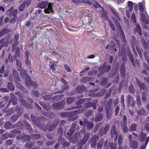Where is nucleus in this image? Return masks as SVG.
<instances>
[{
    "mask_svg": "<svg viewBox=\"0 0 149 149\" xmlns=\"http://www.w3.org/2000/svg\"><path fill=\"white\" fill-rule=\"evenodd\" d=\"M20 75L22 77L26 79V84L28 86H32L34 88L37 87V84L35 82H33L31 80V77L27 75L26 70H23L20 72Z\"/></svg>",
    "mask_w": 149,
    "mask_h": 149,
    "instance_id": "obj_1",
    "label": "nucleus"
},
{
    "mask_svg": "<svg viewBox=\"0 0 149 149\" xmlns=\"http://www.w3.org/2000/svg\"><path fill=\"white\" fill-rule=\"evenodd\" d=\"M37 6L41 9L45 8L47 6V8L45 9L44 10L46 13H49L52 12V4L50 3H49L47 1H41L38 4Z\"/></svg>",
    "mask_w": 149,
    "mask_h": 149,
    "instance_id": "obj_2",
    "label": "nucleus"
},
{
    "mask_svg": "<svg viewBox=\"0 0 149 149\" xmlns=\"http://www.w3.org/2000/svg\"><path fill=\"white\" fill-rule=\"evenodd\" d=\"M146 134L143 132L142 131H141L139 139L141 142L143 143L141 145L140 147V149H146L149 140V136L147 138H146Z\"/></svg>",
    "mask_w": 149,
    "mask_h": 149,
    "instance_id": "obj_3",
    "label": "nucleus"
},
{
    "mask_svg": "<svg viewBox=\"0 0 149 149\" xmlns=\"http://www.w3.org/2000/svg\"><path fill=\"white\" fill-rule=\"evenodd\" d=\"M85 111V108L80 109L71 112H64L61 114V116L63 117H72L75 115L76 114L81 113Z\"/></svg>",
    "mask_w": 149,
    "mask_h": 149,
    "instance_id": "obj_4",
    "label": "nucleus"
},
{
    "mask_svg": "<svg viewBox=\"0 0 149 149\" xmlns=\"http://www.w3.org/2000/svg\"><path fill=\"white\" fill-rule=\"evenodd\" d=\"M76 125V123H74L72 124L69 132L67 133V135H66L67 139H68L70 142H72L73 143H74V142L73 139L72 135L75 131V128Z\"/></svg>",
    "mask_w": 149,
    "mask_h": 149,
    "instance_id": "obj_5",
    "label": "nucleus"
},
{
    "mask_svg": "<svg viewBox=\"0 0 149 149\" xmlns=\"http://www.w3.org/2000/svg\"><path fill=\"white\" fill-rule=\"evenodd\" d=\"M31 118L34 124L37 125L39 128L42 130L45 131V128L43 127V125L42 124H40L39 123L40 120L44 119V117H40L39 118H36L33 115H31Z\"/></svg>",
    "mask_w": 149,
    "mask_h": 149,
    "instance_id": "obj_6",
    "label": "nucleus"
},
{
    "mask_svg": "<svg viewBox=\"0 0 149 149\" xmlns=\"http://www.w3.org/2000/svg\"><path fill=\"white\" fill-rule=\"evenodd\" d=\"M113 19L115 22V23L116 24V26H117V28L119 29L118 32L120 33L121 38L123 40L124 45H125L126 44V38L124 32L121 28V26H120V24L117 20H115L114 19Z\"/></svg>",
    "mask_w": 149,
    "mask_h": 149,
    "instance_id": "obj_7",
    "label": "nucleus"
},
{
    "mask_svg": "<svg viewBox=\"0 0 149 149\" xmlns=\"http://www.w3.org/2000/svg\"><path fill=\"white\" fill-rule=\"evenodd\" d=\"M86 125H87V129L88 130H90L92 129L94 127V125L93 122H88L87 120L86 119L84 120V124L83 125V128L86 127ZM86 130V129L83 128L82 130H81V132H83V133H84L85 132Z\"/></svg>",
    "mask_w": 149,
    "mask_h": 149,
    "instance_id": "obj_8",
    "label": "nucleus"
},
{
    "mask_svg": "<svg viewBox=\"0 0 149 149\" xmlns=\"http://www.w3.org/2000/svg\"><path fill=\"white\" fill-rule=\"evenodd\" d=\"M110 134L111 137H114V141H116L117 140L118 136V133L116 129L115 125H113L111 130Z\"/></svg>",
    "mask_w": 149,
    "mask_h": 149,
    "instance_id": "obj_9",
    "label": "nucleus"
},
{
    "mask_svg": "<svg viewBox=\"0 0 149 149\" xmlns=\"http://www.w3.org/2000/svg\"><path fill=\"white\" fill-rule=\"evenodd\" d=\"M14 9L13 7H11L6 11V14L10 17H16L17 15L18 10L16 9L14 10Z\"/></svg>",
    "mask_w": 149,
    "mask_h": 149,
    "instance_id": "obj_10",
    "label": "nucleus"
},
{
    "mask_svg": "<svg viewBox=\"0 0 149 149\" xmlns=\"http://www.w3.org/2000/svg\"><path fill=\"white\" fill-rule=\"evenodd\" d=\"M65 104V102L64 101H62L61 102L55 103L52 106V107L55 109H59L63 108Z\"/></svg>",
    "mask_w": 149,
    "mask_h": 149,
    "instance_id": "obj_11",
    "label": "nucleus"
},
{
    "mask_svg": "<svg viewBox=\"0 0 149 149\" xmlns=\"http://www.w3.org/2000/svg\"><path fill=\"white\" fill-rule=\"evenodd\" d=\"M119 56H123L122 58V61L124 62L126 61L127 59V57L124 46L120 48L119 52Z\"/></svg>",
    "mask_w": 149,
    "mask_h": 149,
    "instance_id": "obj_12",
    "label": "nucleus"
},
{
    "mask_svg": "<svg viewBox=\"0 0 149 149\" xmlns=\"http://www.w3.org/2000/svg\"><path fill=\"white\" fill-rule=\"evenodd\" d=\"M18 100L22 103V104L26 108L28 109H31L33 107L32 105L26 104V101L24 99L22 96H18Z\"/></svg>",
    "mask_w": 149,
    "mask_h": 149,
    "instance_id": "obj_13",
    "label": "nucleus"
},
{
    "mask_svg": "<svg viewBox=\"0 0 149 149\" xmlns=\"http://www.w3.org/2000/svg\"><path fill=\"white\" fill-rule=\"evenodd\" d=\"M59 123V121L58 120H54L53 123L49 127H48V125H47L46 128H47L49 131H51L55 128Z\"/></svg>",
    "mask_w": 149,
    "mask_h": 149,
    "instance_id": "obj_14",
    "label": "nucleus"
},
{
    "mask_svg": "<svg viewBox=\"0 0 149 149\" xmlns=\"http://www.w3.org/2000/svg\"><path fill=\"white\" fill-rule=\"evenodd\" d=\"M115 45L114 42L111 41L110 45H107L106 47V49H110V50L111 51V53L112 54H113L114 52H116V49L115 48Z\"/></svg>",
    "mask_w": 149,
    "mask_h": 149,
    "instance_id": "obj_15",
    "label": "nucleus"
},
{
    "mask_svg": "<svg viewBox=\"0 0 149 149\" xmlns=\"http://www.w3.org/2000/svg\"><path fill=\"white\" fill-rule=\"evenodd\" d=\"M109 125L108 124H107L104 127L100 128L99 132L100 134L101 135H102L104 134L106 135L109 129Z\"/></svg>",
    "mask_w": 149,
    "mask_h": 149,
    "instance_id": "obj_16",
    "label": "nucleus"
},
{
    "mask_svg": "<svg viewBox=\"0 0 149 149\" xmlns=\"http://www.w3.org/2000/svg\"><path fill=\"white\" fill-rule=\"evenodd\" d=\"M111 68L110 65H106L104 64L101 67L99 68V71L102 73H104L109 71Z\"/></svg>",
    "mask_w": 149,
    "mask_h": 149,
    "instance_id": "obj_17",
    "label": "nucleus"
},
{
    "mask_svg": "<svg viewBox=\"0 0 149 149\" xmlns=\"http://www.w3.org/2000/svg\"><path fill=\"white\" fill-rule=\"evenodd\" d=\"M58 141L59 143H61L64 148L68 147L70 145V144L68 142L65 141L64 139L62 138V136L58 138Z\"/></svg>",
    "mask_w": 149,
    "mask_h": 149,
    "instance_id": "obj_18",
    "label": "nucleus"
},
{
    "mask_svg": "<svg viewBox=\"0 0 149 149\" xmlns=\"http://www.w3.org/2000/svg\"><path fill=\"white\" fill-rule=\"evenodd\" d=\"M90 134L88 133H86L85 134L84 137V139L81 140V142L79 143L81 145L83 146L87 142L88 139L89 138Z\"/></svg>",
    "mask_w": 149,
    "mask_h": 149,
    "instance_id": "obj_19",
    "label": "nucleus"
},
{
    "mask_svg": "<svg viewBox=\"0 0 149 149\" xmlns=\"http://www.w3.org/2000/svg\"><path fill=\"white\" fill-rule=\"evenodd\" d=\"M21 133L20 131L16 129H14L11 130V133H8L9 137L10 138H13L15 136L16 134H20Z\"/></svg>",
    "mask_w": 149,
    "mask_h": 149,
    "instance_id": "obj_20",
    "label": "nucleus"
},
{
    "mask_svg": "<svg viewBox=\"0 0 149 149\" xmlns=\"http://www.w3.org/2000/svg\"><path fill=\"white\" fill-rule=\"evenodd\" d=\"M140 17L141 21L146 24H148V21L145 16V15L143 13H140Z\"/></svg>",
    "mask_w": 149,
    "mask_h": 149,
    "instance_id": "obj_21",
    "label": "nucleus"
},
{
    "mask_svg": "<svg viewBox=\"0 0 149 149\" xmlns=\"http://www.w3.org/2000/svg\"><path fill=\"white\" fill-rule=\"evenodd\" d=\"M9 102H11L14 105H15L17 104V98L13 93L10 94V98Z\"/></svg>",
    "mask_w": 149,
    "mask_h": 149,
    "instance_id": "obj_22",
    "label": "nucleus"
},
{
    "mask_svg": "<svg viewBox=\"0 0 149 149\" xmlns=\"http://www.w3.org/2000/svg\"><path fill=\"white\" fill-rule=\"evenodd\" d=\"M125 65L124 63H122L120 70L121 75L123 78H125Z\"/></svg>",
    "mask_w": 149,
    "mask_h": 149,
    "instance_id": "obj_23",
    "label": "nucleus"
},
{
    "mask_svg": "<svg viewBox=\"0 0 149 149\" xmlns=\"http://www.w3.org/2000/svg\"><path fill=\"white\" fill-rule=\"evenodd\" d=\"M109 9L112 12L113 14L114 15V16L117 18V19L119 20L120 21V19L118 15V13L116 10L114 8L112 7H109Z\"/></svg>",
    "mask_w": 149,
    "mask_h": 149,
    "instance_id": "obj_24",
    "label": "nucleus"
},
{
    "mask_svg": "<svg viewBox=\"0 0 149 149\" xmlns=\"http://www.w3.org/2000/svg\"><path fill=\"white\" fill-rule=\"evenodd\" d=\"M97 101L98 100H96L94 101V102H89L86 103L84 104V107L86 108H89L92 107H93L96 105Z\"/></svg>",
    "mask_w": 149,
    "mask_h": 149,
    "instance_id": "obj_25",
    "label": "nucleus"
},
{
    "mask_svg": "<svg viewBox=\"0 0 149 149\" xmlns=\"http://www.w3.org/2000/svg\"><path fill=\"white\" fill-rule=\"evenodd\" d=\"M15 82L16 86L20 89L24 93H27L28 91L26 88L23 87L17 81L15 80Z\"/></svg>",
    "mask_w": 149,
    "mask_h": 149,
    "instance_id": "obj_26",
    "label": "nucleus"
},
{
    "mask_svg": "<svg viewBox=\"0 0 149 149\" xmlns=\"http://www.w3.org/2000/svg\"><path fill=\"white\" fill-rule=\"evenodd\" d=\"M132 39L131 40V41L132 45L133 50L135 54H136V52H135V49L134 46V44L135 45L136 47V46H137V43L136 39V38L135 36H132Z\"/></svg>",
    "mask_w": 149,
    "mask_h": 149,
    "instance_id": "obj_27",
    "label": "nucleus"
},
{
    "mask_svg": "<svg viewBox=\"0 0 149 149\" xmlns=\"http://www.w3.org/2000/svg\"><path fill=\"white\" fill-rule=\"evenodd\" d=\"M93 79L90 77H85L81 79V81L83 83H86L88 82L92 81Z\"/></svg>",
    "mask_w": 149,
    "mask_h": 149,
    "instance_id": "obj_28",
    "label": "nucleus"
},
{
    "mask_svg": "<svg viewBox=\"0 0 149 149\" xmlns=\"http://www.w3.org/2000/svg\"><path fill=\"white\" fill-rule=\"evenodd\" d=\"M129 146L132 148H137L138 147V143L136 141H131L129 144Z\"/></svg>",
    "mask_w": 149,
    "mask_h": 149,
    "instance_id": "obj_29",
    "label": "nucleus"
},
{
    "mask_svg": "<svg viewBox=\"0 0 149 149\" xmlns=\"http://www.w3.org/2000/svg\"><path fill=\"white\" fill-rule=\"evenodd\" d=\"M127 54L129 57V58L131 62L132 63L133 65L135 66V64L134 63V60L133 56L130 50H129L127 52Z\"/></svg>",
    "mask_w": 149,
    "mask_h": 149,
    "instance_id": "obj_30",
    "label": "nucleus"
},
{
    "mask_svg": "<svg viewBox=\"0 0 149 149\" xmlns=\"http://www.w3.org/2000/svg\"><path fill=\"white\" fill-rule=\"evenodd\" d=\"M13 75L14 78L15 79L19 81H20V78L17 71L15 69H13Z\"/></svg>",
    "mask_w": 149,
    "mask_h": 149,
    "instance_id": "obj_31",
    "label": "nucleus"
},
{
    "mask_svg": "<svg viewBox=\"0 0 149 149\" xmlns=\"http://www.w3.org/2000/svg\"><path fill=\"white\" fill-rule=\"evenodd\" d=\"M87 88L83 85L79 86L76 89V91L78 93H80L86 90Z\"/></svg>",
    "mask_w": 149,
    "mask_h": 149,
    "instance_id": "obj_32",
    "label": "nucleus"
},
{
    "mask_svg": "<svg viewBox=\"0 0 149 149\" xmlns=\"http://www.w3.org/2000/svg\"><path fill=\"white\" fill-rule=\"evenodd\" d=\"M61 81L63 84L64 85L62 87V88L63 90H68L69 89V86L68 85V82H66L63 78L61 79Z\"/></svg>",
    "mask_w": 149,
    "mask_h": 149,
    "instance_id": "obj_33",
    "label": "nucleus"
},
{
    "mask_svg": "<svg viewBox=\"0 0 149 149\" xmlns=\"http://www.w3.org/2000/svg\"><path fill=\"white\" fill-rule=\"evenodd\" d=\"M137 125L135 123H133L129 127V129L130 131H135L136 129Z\"/></svg>",
    "mask_w": 149,
    "mask_h": 149,
    "instance_id": "obj_34",
    "label": "nucleus"
},
{
    "mask_svg": "<svg viewBox=\"0 0 149 149\" xmlns=\"http://www.w3.org/2000/svg\"><path fill=\"white\" fill-rule=\"evenodd\" d=\"M22 115V113L19 114V113H17V115H14L11 117L10 119L13 122H16L18 119V117Z\"/></svg>",
    "mask_w": 149,
    "mask_h": 149,
    "instance_id": "obj_35",
    "label": "nucleus"
},
{
    "mask_svg": "<svg viewBox=\"0 0 149 149\" xmlns=\"http://www.w3.org/2000/svg\"><path fill=\"white\" fill-rule=\"evenodd\" d=\"M93 6L95 8H100L102 10V11H104V8L103 7L101 6L96 1H94L93 3Z\"/></svg>",
    "mask_w": 149,
    "mask_h": 149,
    "instance_id": "obj_36",
    "label": "nucleus"
},
{
    "mask_svg": "<svg viewBox=\"0 0 149 149\" xmlns=\"http://www.w3.org/2000/svg\"><path fill=\"white\" fill-rule=\"evenodd\" d=\"M63 96L64 95L63 94L56 95V96H53L52 98V99L56 101H57L61 99Z\"/></svg>",
    "mask_w": 149,
    "mask_h": 149,
    "instance_id": "obj_37",
    "label": "nucleus"
},
{
    "mask_svg": "<svg viewBox=\"0 0 149 149\" xmlns=\"http://www.w3.org/2000/svg\"><path fill=\"white\" fill-rule=\"evenodd\" d=\"M10 30L7 28L3 29L0 32V37H2L5 34L9 32Z\"/></svg>",
    "mask_w": 149,
    "mask_h": 149,
    "instance_id": "obj_38",
    "label": "nucleus"
},
{
    "mask_svg": "<svg viewBox=\"0 0 149 149\" xmlns=\"http://www.w3.org/2000/svg\"><path fill=\"white\" fill-rule=\"evenodd\" d=\"M133 31L135 33L138 32L140 35H141L142 33L141 32V28L140 26L139 25H136V27L134 29Z\"/></svg>",
    "mask_w": 149,
    "mask_h": 149,
    "instance_id": "obj_39",
    "label": "nucleus"
},
{
    "mask_svg": "<svg viewBox=\"0 0 149 149\" xmlns=\"http://www.w3.org/2000/svg\"><path fill=\"white\" fill-rule=\"evenodd\" d=\"M5 128L7 129H10L12 128V124L9 122H7L4 124Z\"/></svg>",
    "mask_w": 149,
    "mask_h": 149,
    "instance_id": "obj_40",
    "label": "nucleus"
},
{
    "mask_svg": "<svg viewBox=\"0 0 149 149\" xmlns=\"http://www.w3.org/2000/svg\"><path fill=\"white\" fill-rule=\"evenodd\" d=\"M103 118V115L101 114H98L96 115L95 121L97 122L101 121Z\"/></svg>",
    "mask_w": 149,
    "mask_h": 149,
    "instance_id": "obj_41",
    "label": "nucleus"
},
{
    "mask_svg": "<svg viewBox=\"0 0 149 149\" xmlns=\"http://www.w3.org/2000/svg\"><path fill=\"white\" fill-rule=\"evenodd\" d=\"M16 64L17 66L20 68H17V70L19 71H21L22 69V63L21 61L17 59L16 60Z\"/></svg>",
    "mask_w": 149,
    "mask_h": 149,
    "instance_id": "obj_42",
    "label": "nucleus"
},
{
    "mask_svg": "<svg viewBox=\"0 0 149 149\" xmlns=\"http://www.w3.org/2000/svg\"><path fill=\"white\" fill-rule=\"evenodd\" d=\"M136 82L138 84V85L139 86L141 90H144L145 88V86L144 84L143 83H141L140 81L137 80L136 79Z\"/></svg>",
    "mask_w": 149,
    "mask_h": 149,
    "instance_id": "obj_43",
    "label": "nucleus"
},
{
    "mask_svg": "<svg viewBox=\"0 0 149 149\" xmlns=\"http://www.w3.org/2000/svg\"><path fill=\"white\" fill-rule=\"evenodd\" d=\"M112 102V99H109L107 103V104L106 105L105 109H110L111 107V104Z\"/></svg>",
    "mask_w": 149,
    "mask_h": 149,
    "instance_id": "obj_44",
    "label": "nucleus"
},
{
    "mask_svg": "<svg viewBox=\"0 0 149 149\" xmlns=\"http://www.w3.org/2000/svg\"><path fill=\"white\" fill-rule=\"evenodd\" d=\"M8 88L10 91H13L15 89L14 85L10 82H8Z\"/></svg>",
    "mask_w": 149,
    "mask_h": 149,
    "instance_id": "obj_45",
    "label": "nucleus"
},
{
    "mask_svg": "<svg viewBox=\"0 0 149 149\" xmlns=\"http://www.w3.org/2000/svg\"><path fill=\"white\" fill-rule=\"evenodd\" d=\"M86 98L80 99L76 102V104L78 105L82 104L86 101Z\"/></svg>",
    "mask_w": 149,
    "mask_h": 149,
    "instance_id": "obj_46",
    "label": "nucleus"
},
{
    "mask_svg": "<svg viewBox=\"0 0 149 149\" xmlns=\"http://www.w3.org/2000/svg\"><path fill=\"white\" fill-rule=\"evenodd\" d=\"M74 98L73 97H69L67 100V104H71L74 100Z\"/></svg>",
    "mask_w": 149,
    "mask_h": 149,
    "instance_id": "obj_47",
    "label": "nucleus"
},
{
    "mask_svg": "<svg viewBox=\"0 0 149 149\" xmlns=\"http://www.w3.org/2000/svg\"><path fill=\"white\" fill-rule=\"evenodd\" d=\"M43 114L44 116H47V117L51 118H53L55 116V115L52 112L50 113L49 115H48L46 112L43 113Z\"/></svg>",
    "mask_w": 149,
    "mask_h": 149,
    "instance_id": "obj_48",
    "label": "nucleus"
},
{
    "mask_svg": "<svg viewBox=\"0 0 149 149\" xmlns=\"http://www.w3.org/2000/svg\"><path fill=\"white\" fill-rule=\"evenodd\" d=\"M127 5L128 7L129 10L132 11L133 8V3L131 1H128L127 2Z\"/></svg>",
    "mask_w": 149,
    "mask_h": 149,
    "instance_id": "obj_49",
    "label": "nucleus"
},
{
    "mask_svg": "<svg viewBox=\"0 0 149 149\" xmlns=\"http://www.w3.org/2000/svg\"><path fill=\"white\" fill-rule=\"evenodd\" d=\"M110 109H105V111L106 113V116L108 119L111 118V112L109 111Z\"/></svg>",
    "mask_w": 149,
    "mask_h": 149,
    "instance_id": "obj_50",
    "label": "nucleus"
},
{
    "mask_svg": "<svg viewBox=\"0 0 149 149\" xmlns=\"http://www.w3.org/2000/svg\"><path fill=\"white\" fill-rule=\"evenodd\" d=\"M26 6V2H24L19 6V10L20 12L22 11L24 9Z\"/></svg>",
    "mask_w": 149,
    "mask_h": 149,
    "instance_id": "obj_51",
    "label": "nucleus"
},
{
    "mask_svg": "<svg viewBox=\"0 0 149 149\" xmlns=\"http://www.w3.org/2000/svg\"><path fill=\"white\" fill-rule=\"evenodd\" d=\"M35 145L34 142L28 143H26L25 145V147L27 148H30L33 146Z\"/></svg>",
    "mask_w": 149,
    "mask_h": 149,
    "instance_id": "obj_52",
    "label": "nucleus"
},
{
    "mask_svg": "<svg viewBox=\"0 0 149 149\" xmlns=\"http://www.w3.org/2000/svg\"><path fill=\"white\" fill-rule=\"evenodd\" d=\"M122 126L123 128V132L125 133H127L128 131V129L127 124H122Z\"/></svg>",
    "mask_w": 149,
    "mask_h": 149,
    "instance_id": "obj_53",
    "label": "nucleus"
},
{
    "mask_svg": "<svg viewBox=\"0 0 149 149\" xmlns=\"http://www.w3.org/2000/svg\"><path fill=\"white\" fill-rule=\"evenodd\" d=\"M122 141L123 138L122 135L121 134H120L119 136L118 141V143L119 146H122L121 145L122 143Z\"/></svg>",
    "mask_w": 149,
    "mask_h": 149,
    "instance_id": "obj_54",
    "label": "nucleus"
},
{
    "mask_svg": "<svg viewBox=\"0 0 149 149\" xmlns=\"http://www.w3.org/2000/svg\"><path fill=\"white\" fill-rule=\"evenodd\" d=\"M32 137L34 140H38L40 138L41 136L39 134H33L32 135Z\"/></svg>",
    "mask_w": 149,
    "mask_h": 149,
    "instance_id": "obj_55",
    "label": "nucleus"
},
{
    "mask_svg": "<svg viewBox=\"0 0 149 149\" xmlns=\"http://www.w3.org/2000/svg\"><path fill=\"white\" fill-rule=\"evenodd\" d=\"M108 81V79L105 78H103L100 82L101 84L103 86H104L106 84Z\"/></svg>",
    "mask_w": 149,
    "mask_h": 149,
    "instance_id": "obj_56",
    "label": "nucleus"
},
{
    "mask_svg": "<svg viewBox=\"0 0 149 149\" xmlns=\"http://www.w3.org/2000/svg\"><path fill=\"white\" fill-rule=\"evenodd\" d=\"M39 104L42 106L44 109L46 110H49L50 109V107H47V106L44 104V103L42 102H39Z\"/></svg>",
    "mask_w": 149,
    "mask_h": 149,
    "instance_id": "obj_57",
    "label": "nucleus"
},
{
    "mask_svg": "<svg viewBox=\"0 0 149 149\" xmlns=\"http://www.w3.org/2000/svg\"><path fill=\"white\" fill-rule=\"evenodd\" d=\"M138 4L139 5V9L141 12L140 13H143V12L144 11V8L143 6V3H139Z\"/></svg>",
    "mask_w": 149,
    "mask_h": 149,
    "instance_id": "obj_58",
    "label": "nucleus"
},
{
    "mask_svg": "<svg viewBox=\"0 0 149 149\" xmlns=\"http://www.w3.org/2000/svg\"><path fill=\"white\" fill-rule=\"evenodd\" d=\"M25 122L26 123V128L28 129V130H29V132H31L33 130L32 128L31 127V126L29 125L28 123L27 122Z\"/></svg>",
    "mask_w": 149,
    "mask_h": 149,
    "instance_id": "obj_59",
    "label": "nucleus"
},
{
    "mask_svg": "<svg viewBox=\"0 0 149 149\" xmlns=\"http://www.w3.org/2000/svg\"><path fill=\"white\" fill-rule=\"evenodd\" d=\"M24 141H29L31 139V137L29 135H26L24 134Z\"/></svg>",
    "mask_w": 149,
    "mask_h": 149,
    "instance_id": "obj_60",
    "label": "nucleus"
},
{
    "mask_svg": "<svg viewBox=\"0 0 149 149\" xmlns=\"http://www.w3.org/2000/svg\"><path fill=\"white\" fill-rule=\"evenodd\" d=\"M8 137H9L8 134L5 133L2 135L1 138L3 140H4L7 139Z\"/></svg>",
    "mask_w": 149,
    "mask_h": 149,
    "instance_id": "obj_61",
    "label": "nucleus"
},
{
    "mask_svg": "<svg viewBox=\"0 0 149 149\" xmlns=\"http://www.w3.org/2000/svg\"><path fill=\"white\" fill-rule=\"evenodd\" d=\"M18 44V43L17 42H15L13 43L12 47V51L13 52H14L15 51V50L16 49V47L17 45Z\"/></svg>",
    "mask_w": 149,
    "mask_h": 149,
    "instance_id": "obj_62",
    "label": "nucleus"
},
{
    "mask_svg": "<svg viewBox=\"0 0 149 149\" xmlns=\"http://www.w3.org/2000/svg\"><path fill=\"white\" fill-rule=\"evenodd\" d=\"M138 113L139 116L144 115L145 114V111L143 109H142L138 111Z\"/></svg>",
    "mask_w": 149,
    "mask_h": 149,
    "instance_id": "obj_63",
    "label": "nucleus"
},
{
    "mask_svg": "<svg viewBox=\"0 0 149 149\" xmlns=\"http://www.w3.org/2000/svg\"><path fill=\"white\" fill-rule=\"evenodd\" d=\"M16 139L18 141H19L21 139H23L24 140V134H19L18 136H17Z\"/></svg>",
    "mask_w": 149,
    "mask_h": 149,
    "instance_id": "obj_64",
    "label": "nucleus"
}]
</instances>
